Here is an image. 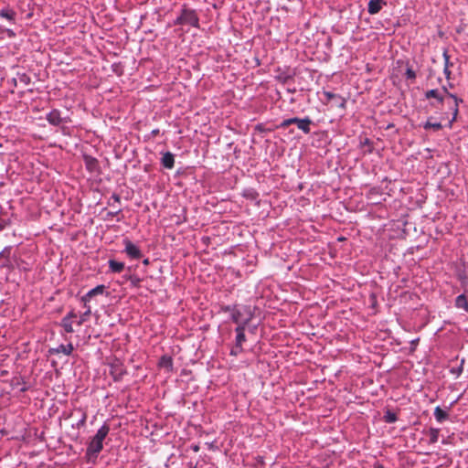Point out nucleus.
Here are the masks:
<instances>
[{
  "instance_id": "54",
  "label": "nucleus",
  "mask_w": 468,
  "mask_h": 468,
  "mask_svg": "<svg viewBox=\"0 0 468 468\" xmlns=\"http://www.w3.org/2000/svg\"><path fill=\"white\" fill-rule=\"evenodd\" d=\"M115 67H118V66H117V65H115V64H114V65H112V69H113L112 70H113L115 73H117V74H118V72H117V68H115ZM120 74H121V73H119V75H120Z\"/></svg>"
},
{
  "instance_id": "13",
  "label": "nucleus",
  "mask_w": 468,
  "mask_h": 468,
  "mask_svg": "<svg viewBox=\"0 0 468 468\" xmlns=\"http://www.w3.org/2000/svg\"><path fill=\"white\" fill-rule=\"evenodd\" d=\"M455 276L460 282L462 287H465L468 282V271L465 263H462L455 268Z\"/></svg>"
},
{
  "instance_id": "42",
  "label": "nucleus",
  "mask_w": 468,
  "mask_h": 468,
  "mask_svg": "<svg viewBox=\"0 0 468 468\" xmlns=\"http://www.w3.org/2000/svg\"><path fill=\"white\" fill-rule=\"evenodd\" d=\"M22 384H25V380L23 378H15L13 380H12V386H20Z\"/></svg>"
},
{
  "instance_id": "34",
  "label": "nucleus",
  "mask_w": 468,
  "mask_h": 468,
  "mask_svg": "<svg viewBox=\"0 0 468 468\" xmlns=\"http://www.w3.org/2000/svg\"><path fill=\"white\" fill-rule=\"evenodd\" d=\"M129 281L131 282L132 287L139 288L141 285L142 279L137 275H129Z\"/></svg>"
},
{
  "instance_id": "7",
  "label": "nucleus",
  "mask_w": 468,
  "mask_h": 468,
  "mask_svg": "<svg viewBox=\"0 0 468 468\" xmlns=\"http://www.w3.org/2000/svg\"><path fill=\"white\" fill-rule=\"evenodd\" d=\"M441 90H442L443 93L447 97H449V98L453 100L452 105H449L450 110L452 112V117L449 121L448 127L452 128V123L457 120V116L459 114V105L463 102V100L459 98L457 95H455L453 93H451L446 89L445 85L441 87Z\"/></svg>"
},
{
  "instance_id": "40",
  "label": "nucleus",
  "mask_w": 468,
  "mask_h": 468,
  "mask_svg": "<svg viewBox=\"0 0 468 468\" xmlns=\"http://www.w3.org/2000/svg\"><path fill=\"white\" fill-rule=\"evenodd\" d=\"M442 57L444 59V67H449V68L452 67V63L450 61V56L448 54L447 49H444V51L442 53Z\"/></svg>"
},
{
  "instance_id": "27",
  "label": "nucleus",
  "mask_w": 468,
  "mask_h": 468,
  "mask_svg": "<svg viewBox=\"0 0 468 468\" xmlns=\"http://www.w3.org/2000/svg\"><path fill=\"white\" fill-rule=\"evenodd\" d=\"M383 420L385 422L391 424L395 423L398 420V416L395 412L390 410H387L384 413Z\"/></svg>"
},
{
  "instance_id": "16",
  "label": "nucleus",
  "mask_w": 468,
  "mask_h": 468,
  "mask_svg": "<svg viewBox=\"0 0 468 468\" xmlns=\"http://www.w3.org/2000/svg\"><path fill=\"white\" fill-rule=\"evenodd\" d=\"M74 350V347L71 343L68 345H59L58 347L55 348H49L48 353L49 355H58L59 353H63L66 356H70Z\"/></svg>"
},
{
  "instance_id": "14",
  "label": "nucleus",
  "mask_w": 468,
  "mask_h": 468,
  "mask_svg": "<svg viewBox=\"0 0 468 468\" xmlns=\"http://www.w3.org/2000/svg\"><path fill=\"white\" fill-rule=\"evenodd\" d=\"M83 161H84L86 169L90 173L100 172V165H99V161L97 160V158H95L91 155H89V154H83Z\"/></svg>"
},
{
  "instance_id": "44",
  "label": "nucleus",
  "mask_w": 468,
  "mask_h": 468,
  "mask_svg": "<svg viewBox=\"0 0 468 468\" xmlns=\"http://www.w3.org/2000/svg\"><path fill=\"white\" fill-rule=\"evenodd\" d=\"M20 81L24 82L25 84H29L30 83V78L27 74H23L20 77Z\"/></svg>"
},
{
  "instance_id": "51",
  "label": "nucleus",
  "mask_w": 468,
  "mask_h": 468,
  "mask_svg": "<svg viewBox=\"0 0 468 468\" xmlns=\"http://www.w3.org/2000/svg\"><path fill=\"white\" fill-rule=\"evenodd\" d=\"M462 288L463 289V292L468 295V281H467V284L465 285V287H462Z\"/></svg>"
},
{
  "instance_id": "35",
  "label": "nucleus",
  "mask_w": 468,
  "mask_h": 468,
  "mask_svg": "<svg viewBox=\"0 0 468 468\" xmlns=\"http://www.w3.org/2000/svg\"><path fill=\"white\" fill-rule=\"evenodd\" d=\"M243 352V346H238L234 343L233 346L230 349L229 355L232 356H238Z\"/></svg>"
},
{
  "instance_id": "64",
  "label": "nucleus",
  "mask_w": 468,
  "mask_h": 468,
  "mask_svg": "<svg viewBox=\"0 0 468 468\" xmlns=\"http://www.w3.org/2000/svg\"><path fill=\"white\" fill-rule=\"evenodd\" d=\"M418 342V339H415V341H412V344H416Z\"/></svg>"
},
{
  "instance_id": "59",
  "label": "nucleus",
  "mask_w": 468,
  "mask_h": 468,
  "mask_svg": "<svg viewBox=\"0 0 468 468\" xmlns=\"http://www.w3.org/2000/svg\"><path fill=\"white\" fill-rule=\"evenodd\" d=\"M290 102H291V103H294V102H295V100H294L293 98H291Z\"/></svg>"
},
{
  "instance_id": "29",
  "label": "nucleus",
  "mask_w": 468,
  "mask_h": 468,
  "mask_svg": "<svg viewBox=\"0 0 468 468\" xmlns=\"http://www.w3.org/2000/svg\"><path fill=\"white\" fill-rule=\"evenodd\" d=\"M367 147L366 151H364L365 154H369L373 153V142L369 138H364V140L360 141V147Z\"/></svg>"
},
{
  "instance_id": "55",
  "label": "nucleus",
  "mask_w": 468,
  "mask_h": 468,
  "mask_svg": "<svg viewBox=\"0 0 468 468\" xmlns=\"http://www.w3.org/2000/svg\"><path fill=\"white\" fill-rule=\"evenodd\" d=\"M337 240H338V241H344V240H346V238H345V237H339V238L337 239Z\"/></svg>"
},
{
  "instance_id": "21",
  "label": "nucleus",
  "mask_w": 468,
  "mask_h": 468,
  "mask_svg": "<svg viewBox=\"0 0 468 468\" xmlns=\"http://www.w3.org/2000/svg\"><path fill=\"white\" fill-rule=\"evenodd\" d=\"M242 197H245L246 199L248 200H250V201H258V198H259V193L258 191L253 188V187H247V188H244L242 190Z\"/></svg>"
},
{
  "instance_id": "41",
  "label": "nucleus",
  "mask_w": 468,
  "mask_h": 468,
  "mask_svg": "<svg viewBox=\"0 0 468 468\" xmlns=\"http://www.w3.org/2000/svg\"><path fill=\"white\" fill-rule=\"evenodd\" d=\"M122 209L121 208H118L117 210L115 211H109L106 215V218L105 219H112L114 217H116L119 213H121Z\"/></svg>"
},
{
  "instance_id": "43",
  "label": "nucleus",
  "mask_w": 468,
  "mask_h": 468,
  "mask_svg": "<svg viewBox=\"0 0 468 468\" xmlns=\"http://www.w3.org/2000/svg\"><path fill=\"white\" fill-rule=\"evenodd\" d=\"M443 74L445 75V78H446L447 80H451L452 71L450 70V68H449V67H444V69H443Z\"/></svg>"
},
{
  "instance_id": "8",
  "label": "nucleus",
  "mask_w": 468,
  "mask_h": 468,
  "mask_svg": "<svg viewBox=\"0 0 468 468\" xmlns=\"http://www.w3.org/2000/svg\"><path fill=\"white\" fill-rule=\"evenodd\" d=\"M122 243L124 245L123 252L126 253L131 260H139L143 257V252L140 248L128 238L123 239Z\"/></svg>"
},
{
  "instance_id": "1",
  "label": "nucleus",
  "mask_w": 468,
  "mask_h": 468,
  "mask_svg": "<svg viewBox=\"0 0 468 468\" xmlns=\"http://www.w3.org/2000/svg\"><path fill=\"white\" fill-rule=\"evenodd\" d=\"M110 431V427L108 424L104 423L101 428L97 431L96 434L90 439L88 442L86 456L89 461L93 459L95 461L98 457V454L103 449V441L106 438Z\"/></svg>"
},
{
  "instance_id": "38",
  "label": "nucleus",
  "mask_w": 468,
  "mask_h": 468,
  "mask_svg": "<svg viewBox=\"0 0 468 468\" xmlns=\"http://www.w3.org/2000/svg\"><path fill=\"white\" fill-rule=\"evenodd\" d=\"M463 364L464 359L461 361V365L458 367H452L450 371L452 374H456L457 376H460L463 371Z\"/></svg>"
},
{
  "instance_id": "53",
  "label": "nucleus",
  "mask_w": 468,
  "mask_h": 468,
  "mask_svg": "<svg viewBox=\"0 0 468 468\" xmlns=\"http://www.w3.org/2000/svg\"><path fill=\"white\" fill-rule=\"evenodd\" d=\"M393 127H394V124H393V123H388V124L387 125V127H386V130H389V129H391V128H393Z\"/></svg>"
},
{
  "instance_id": "12",
  "label": "nucleus",
  "mask_w": 468,
  "mask_h": 468,
  "mask_svg": "<svg viewBox=\"0 0 468 468\" xmlns=\"http://www.w3.org/2000/svg\"><path fill=\"white\" fill-rule=\"evenodd\" d=\"M324 95L326 98L327 101H333L335 105L342 110H345L346 107V100L342 97L340 94L334 93L332 91H324Z\"/></svg>"
},
{
  "instance_id": "52",
  "label": "nucleus",
  "mask_w": 468,
  "mask_h": 468,
  "mask_svg": "<svg viewBox=\"0 0 468 468\" xmlns=\"http://www.w3.org/2000/svg\"><path fill=\"white\" fill-rule=\"evenodd\" d=\"M7 34L9 37L15 36V33L11 29L7 30Z\"/></svg>"
},
{
  "instance_id": "31",
  "label": "nucleus",
  "mask_w": 468,
  "mask_h": 468,
  "mask_svg": "<svg viewBox=\"0 0 468 468\" xmlns=\"http://www.w3.org/2000/svg\"><path fill=\"white\" fill-rule=\"evenodd\" d=\"M60 325L63 327L66 333H73L74 329L72 326V321H69V318H62Z\"/></svg>"
},
{
  "instance_id": "9",
  "label": "nucleus",
  "mask_w": 468,
  "mask_h": 468,
  "mask_svg": "<svg viewBox=\"0 0 468 468\" xmlns=\"http://www.w3.org/2000/svg\"><path fill=\"white\" fill-rule=\"evenodd\" d=\"M106 286L103 284L97 285L93 289L90 290L86 294L81 297V302L83 305L89 303L94 297L99 295H103L104 293L108 295V292H105Z\"/></svg>"
},
{
  "instance_id": "50",
  "label": "nucleus",
  "mask_w": 468,
  "mask_h": 468,
  "mask_svg": "<svg viewBox=\"0 0 468 468\" xmlns=\"http://www.w3.org/2000/svg\"><path fill=\"white\" fill-rule=\"evenodd\" d=\"M143 264L147 266L150 264V260L148 258H145L144 261H143Z\"/></svg>"
},
{
  "instance_id": "19",
  "label": "nucleus",
  "mask_w": 468,
  "mask_h": 468,
  "mask_svg": "<svg viewBox=\"0 0 468 468\" xmlns=\"http://www.w3.org/2000/svg\"><path fill=\"white\" fill-rule=\"evenodd\" d=\"M454 306L468 313V295L464 292L459 294L454 300Z\"/></svg>"
},
{
  "instance_id": "22",
  "label": "nucleus",
  "mask_w": 468,
  "mask_h": 468,
  "mask_svg": "<svg viewBox=\"0 0 468 468\" xmlns=\"http://www.w3.org/2000/svg\"><path fill=\"white\" fill-rule=\"evenodd\" d=\"M435 420L439 423H442L443 421L447 420L450 417L447 410H442L440 406H437L433 412Z\"/></svg>"
},
{
  "instance_id": "11",
  "label": "nucleus",
  "mask_w": 468,
  "mask_h": 468,
  "mask_svg": "<svg viewBox=\"0 0 468 468\" xmlns=\"http://www.w3.org/2000/svg\"><path fill=\"white\" fill-rule=\"evenodd\" d=\"M443 91L439 90L438 89H431L425 92L426 99H434L435 101H431L430 105L431 107H437L438 104H442L445 101Z\"/></svg>"
},
{
  "instance_id": "28",
  "label": "nucleus",
  "mask_w": 468,
  "mask_h": 468,
  "mask_svg": "<svg viewBox=\"0 0 468 468\" xmlns=\"http://www.w3.org/2000/svg\"><path fill=\"white\" fill-rule=\"evenodd\" d=\"M431 117H430L428 119V121L422 124V127L424 130L432 129L434 131H439L442 128V125L441 122H431Z\"/></svg>"
},
{
  "instance_id": "45",
  "label": "nucleus",
  "mask_w": 468,
  "mask_h": 468,
  "mask_svg": "<svg viewBox=\"0 0 468 468\" xmlns=\"http://www.w3.org/2000/svg\"><path fill=\"white\" fill-rule=\"evenodd\" d=\"M77 317V314L74 311H70L69 313L67 314L66 316H64L63 318H69V321H72V318H75Z\"/></svg>"
},
{
  "instance_id": "25",
  "label": "nucleus",
  "mask_w": 468,
  "mask_h": 468,
  "mask_svg": "<svg viewBox=\"0 0 468 468\" xmlns=\"http://www.w3.org/2000/svg\"><path fill=\"white\" fill-rule=\"evenodd\" d=\"M12 224L11 218L7 216L6 212H3V208L0 206V231L4 230L6 227Z\"/></svg>"
},
{
  "instance_id": "4",
  "label": "nucleus",
  "mask_w": 468,
  "mask_h": 468,
  "mask_svg": "<svg viewBox=\"0 0 468 468\" xmlns=\"http://www.w3.org/2000/svg\"><path fill=\"white\" fill-rule=\"evenodd\" d=\"M175 25L178 26H191L193 27H199V17L196 12V10L187 7L186 5H184L180 15L174 21Z\"/></svg>"
},
{
  "instance_id": "20",
  "label": "nucleus",
  "mask_w": 468,
  "mask_h": 468,
  "mask_svg": "<svg viewBox=\"0 0 468 468\" xmlns=\"http://www.w3.org/2000/svg\"><path fill=\"white\" fill-rule=\"evenodd\" d=\"M158 367L166 369L167 372L173 371V358L171 356L164 355L159 358Z\"/></svg>"
},
{
  "instance_id": "33",
  "label": "nucleus",
  "mask_w": 468,
  "mask_h": 468,
  "mask_svg": "<svg viewBox=\"0 0 468 468\" xmlns=\"http://www.w3.org/2000/svg\"><path fill=\"white\" fill-rule=\"evenodd\" d=\"M83 306L86 309V311L82 314L80 319L78 321V325H81L85 322L86 317L90 316L91 314V307L88 303H86V305Z\"/></svg>"
},
{
  "instance_id": "62",
  "label": "nucleus",
  "mask_w": 468,
  "mask_h": 468,
  "mask_svg": "<svg viewBox=\"0 0 468 468\" xmlns=\"http://www.w3.org/2000/svg\"><path fill=\"white\" fill-rule=\"evenodd\" d=\"M442 443H443V444L448 443L447 440H442Z\"/></svg>"
},
{
  "instance_id": "47",
  "label": "nucleus",
  "mask_w": 468,
  "mask_h": 468,
  "mask_svg": "<svg viewBox=\"0 0 468 468\" xmlns=\"http://www.w3.org/2000/svg\"><path fill=\"white\" fill-rule=\"evenodd\" d=\"M257 462H258L259 464L263 465L264 464L263 457L262 456H258L257 457Z\"/></svg>"
},
{
  "instance_id": "56",
  "label": "nucleus",
  "mask_w": 468,
  "mask_h": 468,
  "mask_svg": "<svg viewBox=\"0 0 468 468\" xmlns=\"http://www.w3.org/2000/svg\"><path fill=\"white\" fill-rule=\"evenodd\" d=\"M129 275H130V274H125V275L123 276V278H124L125 280L129 281Z\"/></svg>"
},
{
  "instance_id": "58",
  "label": "nucleus",
  "mask_w": 468,
  "mask_h": 468,
  "mask_svg": "<svg viewBox=\"0 0 468 468\" xmlns=\"http://www.w3.org/2000/svg\"><path fill=\"white\" fill-rule=\"evenodd\" d=\"M445 87H446V89L448 90V89H449V87H450V88H452V84L449 82V83H448V86H445Z\"/></svg>"
},
{
  "instance_id": "6",
  "label": "nucleus",
  "mask_w": 468,
  "mask_h": 468,
  "mask_svg": "<svg viewBox=\"0 0 468 468\" xmlns=\"http://www.w3.org/2000/svg\"><path fill=\"white\" fill-rule=\"evenodd\" d=\"M46 120L50 125L59 127L63 134L69 133V128L64 124L69 122L71 120L69 116H62V113L59 110H51L47 113Z\"/></svg>"
},
{
  "instance_id": "36",
  "label": "nucleus",
  "mask_w": 468,
  "mask_h": 468,
  "mask_svg": "<svg viewBox=\"0 0 468 468\" xmlns=\"http://www.w3.org/2000/svg\"><path fill=\"white\" fill-rule=\"evenodd\" d=\"M120 202H121L120 195L117 193H113L108 200V205L111 207H114L115 203H120Z\"/></svg>"
},
{
  "instance_id": "32",
  "label": "nucleus",
  "mask_w": 468,
  "mask_h": 468,
  "mask_svg": "<svg viewBox=\"0 0 468 468\" xmlns=\"http://www.w3.org/2000/svg\"><path fill=\"white\" fill-rule=\"evenodd\" d=\"M79 411L81 412V418L76 423H73L71 425V427L73 429H78V430L85 425L86 420H87V413L84 411H81L80 410Z\"/></svg>"
},
{
  "instance_id": "3",
  "label": "nucleus",
  "mask_w": 468,
  "mask_h": 468,
  "mask_svg": "<svg viewBox=\"0 0 468 468\" xmlns=\"http://www.w3.org/2000/svg\"><path fill=\"white\" fill-rule=\"evenodd\" d=\"M254 315V309L250 305L237 304L235 312L231 315V321L236 324L237 326H249Z\"/></svg>"
},
{
  "instance_id": "39",
  "label": "nucleus",
  "mask_w": 468,
  "mask_h": 468,
  "mask_svg": "<svg viewBox=\"0 0 468 468\" xmlns=\"http://www.w3.org/2000/svg\"><path fill=\"white\" fill-rule=\"evenodd\" d=\"M405 76L408 80H415L416 79V72L411 68H407Z\"/></svg>"
},
{
  "instance_id": "49",
  "label": "nucleus",
  "mask_w": 468,
  "mask_h": 468,
  "mask_svg": "<svg viewBox=\"0 0 468 468\" xmlns=\"http://www.w3.org/2000/svg\"><path fill=\"white\" fill-rule=\"evenodd\" d=\"M287 92L289 93H295L296 92V88L293 87V88H287Z\"/></svg>"
},
{
  "instance_id": "23",
  "label": "nucleus",
  "mask_w": 468,
  "mask_h": 468,
  "mask_svg": "<svg viewBox=\"0 0 468 468\" xmlns=\"http://www.w3.org/2000/svg\"><path fill=\"white\" fill-rule=\"evenodd\" d=\"M108 264H109L110 271L113 273H120L125 268L124 262L118 261L113 259H110L108 261Z\"/></svg>"
},
{
  "instance_id": "17",
  "label": "nucleus",
  "mask_w": 468,
  "mask_h": 468,
  "mask_svg": "<svg viewBox=\"0 0 468 468\" xmlns=\"http://www.w3.org/2000/svg\"><path fill=\"white\" fill-rule=\"evenodd\" d=\"M247 328H248V326H245V325L236 326V328L234 330L235 334H236L234 343L237 344L238 346H243V344L247 341V337L245 335Z\"/></svg>"
},
{
  "instance_id": "57",
  "label": "nucleus",
  "mask_w": 468,
  "mask_h": 468,
  "mask_svg": "<svg viewBox=\"0 0 468 468\" xmlns=\"http://www.w3.org/2000/svg\"><path fill=\"white\" fill-rule=\"evenodd\" d=\"M445 87H446V89L448 90V89H449V87H450V88H452V84L449 82V83H448V86H445Z\"/></svg>"
},
{
  "instance_id": "46",
  "label": "nucleus",
  "mask_w": 468,
  "mask_h": 468,
  "mask_svg": "<svg viewBox=\"0 0 468 468\" xmlns=\"http://www.w3.org/2000/svg\"><path fill=\"white\" fill-rule=\"evenodd\" d=\"M159 133H160L159 129H154V130L151 132L150 135H151V137H155V136H157Z\"/></svg>"
},
{
  "instance_id": "18",
  "label": "nucleus",
  "mask_w": 468,
  "mask_h": 468,
  "mask_svg": "<svg viewBox=\"0 0 468 468\" xmlns=\"http://www.w3.org/2000/svg\"><path fill=\"white\" fill-rule=\"evenodd\" d=\"M161 165L163 167L166 169H172L175 165V154L171 152H165L163 154V156L160 160Z\"/></svg>"
},
{
  "instance_id": "48",
  "label": "nucleus",
  "mask_w": 468,
  "mask_h": 468,
  "mask_svg": "<svg viewBox=\"0 0 468 468\" xmlns=\"http://www.w3.org/2000/svg\"><path fill=\"white\" fill-rule=\"evenodd\" d=\"M28 390V387L25 384H22V388H20V392L24 393Z\"/></svg>"
},
{
  "instance_id": "15",
  "label": "nucleus",
  "mask_w": 468,
  "mask_h": 468,
  "mask_svg": "<svg viewBox=\"0 0 468 468\" xmlns=\"http://www.w3.org/2000/svg\"><path fill=\"white\" fill-rule=\"evenodd\" d=\"M388 0H369L367 12L370 15H376L380 12L384 5H387Z\"/></svg>"
},
{
  "instance_id": "63",
  "label": "nucleus",
  "mask_w": 468,
  "mask_h": 468,
  "mask_svg": "<svg viewBox=\"0 0 468 468\" xmlns=\"http://www.w3.org/2000/svg\"><path fill=\"white\" fill-rule=\"evenodd\" d=\"M418 342V339H415V341H412V344H416Z\"/></svg>"
},
{
  "instance_id": "2",
  "label": "nucleus",
  "mask_w": 468,
  "mask_h": 468,
  "mask_svg": "<svg viewBox=\"0 0 468 468\" xmlns=\"http://www.w3.org/2000/svg\"><path fill=\"white\" fill-rule=\"evenodd\" d=\"M13 247L5 246L0 251V260H3V262L0 264L1 269H6L8 272L13 271L15 269H18L20 271L27 272L30 271L28 264L21 258L11 259V252Z\"/></svg>"
},
{
  "instance_id": "26",
  "label": "nucleus",
  "mask_w": 468,
  "mask_h": 468,
  "mask_svg": "<svg viewBox=\"0 0 468 468\" xmlns=\"http://www.w3.org/2000/svg\"><path fill=\"white\" fill-rule=\"evenodd\" d=\"M427 434L429 435L430 437V440H429V442L431 444H434L438 441L439 440V435H440V429L438 428H430L429 431H427Z\"/></svg>"
},
{
  "instance_id": "30",
  "label": "nucleus",
  "mask_w": 468,
  "mask_h": 468,
  "mask_svg": "<svg viewBox=\"0 0 468 468\" xmlns=\"http://www.w3.org/2000/svg\"><path fill=\"white\" fill-rule=\"evenodd\" d=\"M275 79L282 84H288L293 80V75L282 72L276 76Z\"/></svg>"
},
{
  "instance_id": "10",
  "label": "nucleus",
  "mask_w": 468,
  "mask_h": 468,
  "mask_svg": "<svg viewBox=\"0 0 468 468\" xmlns=\"http://www.w3.org/2000/svg\"><path fill=\"white\" fill-rule=\"evenodd\" d=\"M125 374L126 370L120 361L111 364L110 375L115 382L121 381Z\"/></svg>"
},
{
  "instance_id": "37",
  "label": "nucleus",
  "mask_w": 468,
  "mask_h": 468,
  "mask_svg": "<svg viewBox=\"0 0 468 468\" xmlns=\"http://www.w3.org/2000/svg\"><path fill=\"white\" fill-rule=\"evenodd\" d=\"M236 306L237 304H232V305H222L220 307V310L221 312L223 313H229L230 316L232 315V314L235 312V309H236Z\"/></svg>"
},
{
  "instance_id": "5",
  "label": "nucleus",
  "mask_w": 468,
  "mask_h": 468,
  "mask_svg": "<svg viewBox=\"0 0 468 468\" xmlns=\"http://www.w3.org/2000/svg\"><path fill=\"white\" fill-rule=\"evenodd\" d=\"M292 123H296L297 128L304 134L311 133V126L314 124L313 120L308 116L304 118L292 117L282 120L280 124L277 125V128L286 129Z\"/></svg>"
},
{
  "instance_id": "61",
  "label": "nucleus",
  "mask_w": 468,
  "mask_h": 468,
  "mask_svg": "<svg viewBox=\"0 0 468 468\" xmlns=\"http://www.w3.org/2000/svg\"><path fill=\"white\" fill-rule=\"evenodd\" d=\"M257 129L261 131V124L257 125Z\"/></svg>"
},
{
  "instance_id": "60",
  "label": "nucleus",
  "mask_w": 468,
  "mask_h": 468,
  "mask_svg": "<svg viewBox=\"0 0 468 468\" xmlns=\"http://www.w3.org/2000/svg\"><path fill=\"white\" fill-rule=\"evenodd\" d=\"M453 404H454V402L451 403V405H450V406H448V408H447V409H448V410H451V408L452 407V405H453Z\"/></svg>"
},
{
  "instance_id": "24",
  "label": "nucleus",
  "mask_w": 468,
  "mask_h": 468,
  "mask_svg": "<svg viewBox=\"0 0 468 468\" xmlns=\"http://www.w3.org/2000/svg\"><path fill=\"white\" fill-rule=\"evenodd\" d=\"M16 16V13L13 9L6 7L0 10V17L7 19L12 24H15Z\"/></svg>"
}]
</instances>
